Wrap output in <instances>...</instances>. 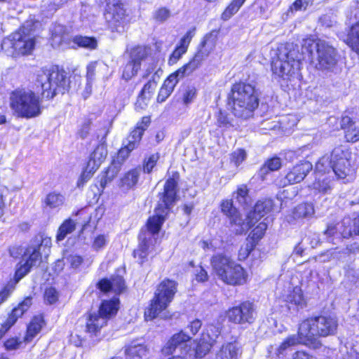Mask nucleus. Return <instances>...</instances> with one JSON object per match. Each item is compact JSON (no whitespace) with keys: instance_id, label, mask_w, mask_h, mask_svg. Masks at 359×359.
<instances>
[{"instance_id":"nucleus-49","label":"nucleus","mask_w":359,"mask_h":359,"mask_svg":"<svg viewBox=\"0 0 359 359\" xmlns=\"http://www.w3.org/2000/svg\"><path fill=\"white\" fill-rule=\"evenodd\" d=\"M107 155V147L104 144H99L92 152L90 157L102 164Z\"/></svg>"},{"instance_id":"nucleus-5","label":"nucleus","mask_w":359,"mask_h":359,"mask_svg":"<svg viewBox=\"0 0 359 359\" xmlns=\"http://www.w3.org/2000/svg\"><path fill=\"white\" fill-rule=\"evenodd\" d=\"M212 270L219 280L229 285H243L248 281L245 269L224 254L215 255L211 259Z\"/></svg>"},{"instance_id":"nucleus-64","label":"nucleus","mask_w":359,"mask_h":359,"mask_svg":"<svg viewBox=\"0 0 359 359\" xmlns=\"http://www.w3.org/2000/svg\"><path fill=\"white\" fill-rule=\"evenodd\" d=\"M21 344L22 341H19L17 338H11L6 341L4 346L6 350L13 351L19 348Z\"/></svg>"},{"instance_id":"nucleus-41","label":"nucleus","mask_w":359,"mask_h":359,"mask_svg":"<svg viewBox=\"0 0 359 359\" xmlns=\"http://www.w3.org/2000/svg\"><path fill=\"white\" fill-rule=\"evenodd\" d=\"M121 166L120 162L114 161L111 163L106 170L104 176L101 180L100 184L102 187H104L116 177L121 170Z\"/></svg>"},{"instance_id":"nucleus-60","label":"nucleus","mask_w":359,"mask_h":359,"mask_svg":"<svg viewBox=\"0 0 359 359\" xmlns=\"http://www.w3.org/2000/svg\"><path fill=\"white\" fill-rule=\"evenodd\" d=\"M91 122L89 120L85 121L81 126L78 130L77 135L81 139H85L88 137L90 130Z\"/></svg>"},{"instance_id":"nucleus-46","label":"nucleus","mask_w":359,"mask_h":359,"mask_svg":"<svg viewBox=\"0 0 359 359\" xmlns=\"http://www.w3.org/2000/svg\"><path fill=\"white\" fill-rule=\"evenodd\" d=\"M139 238L140 243L138 248L134 250L133 255L135 257L138 256L140 259H144L147 255V250L149 249L146 233L141 232L139 236Z\"/></svg>"},{"instance_id":"nucleus-57","label":"nucleus","mask_w":359,"mask_h":359,"mask_svg":"<svg viewBox=\"0 0 359 359\" xmlns=\"http://www.w3.org/2000/svg\"><path fill=\"white\" fill-rule=\"evenodd\" d=\"M187 52L186 50L177 46L172 53L170 55L168 60V65H173L177 62V61L182 57V55Z\"/></svg>"},{"instance_id":"nucleus-19","label":"nucleus","mask_w":359,"mask_h":359,"mask_svg":"<svg viewBox=\"0 0 359 359\" xmlns=\"http://www.w3.org/2000/svg\"><path fill=\"white\" fill-rule=\"evenodd\" d=\"M313 165L309 161H303L295 165L287 173L285 180L287 184H296L302 182L312 170Z\"/></svg>"},{"instance_id":"nucleus-51","label":"nucleus","mask_w":359,"mask_h":359,"mask_svg":"<svg viewBox=\"0 0 359 359\" xmlns=\"http://www.w3.org/2000/svg\"><path fill=\"white\" fill-rule=\"evenodd\" d=\"M196 88L194 86H187L183 93V102L188 105L191 103L196 97Z\"/></svg>"},{"instance_id":"nucleus-27","label":"nucleus","mask_w":359,"mask_h":359,"mask_svg":"<svg viewBox=\"0 0 359 359\" xmlns=\"http://www.w3.org/2000/svg\"><path fill=\"white\" fill-rule=\"evenodd\" d=\"M106 324L107 320L105 317L100 316L98 313H91L87 318L86 325V332L96 334Z\"/></svg>"},{"instance_id":"nucleus-9","label":"nucleus","mask_w":359,"mask_h":359,"mask_svg":"<svg viewBox=\"0 0 359 359\" xmlns=\"http://www.w3.org/2000/svg\"><path fill=\"white\" fill-rule=\"evenodd\" d=\"M10 106L14 114L20 118H32L41 113L40 98L30 90H16L10 97Z\"/></svg>"},{"instance_id":"nucleus-16","label":"nucleus","mask_w":359,"mask_h":359,"mask_svg":"<svg viewBox=\"0 0 359 359\" xmlns=\"http://www.w3.org/2000/svg\"><path fill=\"white\" fill-rule=\"evenodd\" d=\"M222 212L229 217L232 226H235L233 231L237 234H241L248 229V224H246L237 209L233 205L231 200H226L221 203Z\"/></svg>"},{"instance_id":"nucleus-36","label":"nucleus","mask_w":359,"mask_h":359,"mask_svg":"<svg viewBox=\"0 0 359 359\" xmlns=\"http://www.w3.org/2000/svg\"><path fill=\"white\" fill-rule=\"evenodd\" d=\"M139 143L140 142L138 140H136L135 138H131V136L129 135L127 139V143H124V147L118 151L116 160L114 161L120 162L121 165L128 157L130 153L138 146Z\"/></svg>"},{"instance_id":"nucleus-52","label":"nucleus","mask_w":359,"mask_h":359,"mask_svg":"<svg viewBox=\"0 0 359 359\" xmlns=\"http://www.w3.org/2000/svg\"><path fill=\"white\" fill-rule=\"evenodd\" d=\"M36 245L35 246L39 250H41V248H43V250H47V252H45L46 254L49 251L52 245L50 238L48 236L43 237V236L36 237Z\"/></svg>"},{"instance_id":"nucleus-50","label":"nucleus","mask_w":359,"mask_h":359,"mask_svg":"<svg viewBox=\"0 0 359 359\" xmlns=\"http://www.w3.org/2000/svg\"><path fill=\"white\" fill-rule=\"evenodd\" d=\"M109 242V236L107 234H98L95 236L92 248L95 251H100L104 249Z\"/></svg>"},{"instance_id":"nucleus-45","label":"nucleus","mask_w":359,"mask_h":359,"mask_svg":"<svg viewBox=\"0 0 359 359\" xmlns=\"http://www.w3.org/2000/svg\"><path fill=\"white\" fill-rule=\"evenodd\" d=\"M149 117L144 116L141 122L137 123V127L130 134L131 138H135L136 140L140 142L143 133L149 126Z\"/></svg>"},{"instance_id":"nucleus-43","label":"nucleus","mask_w":359,"mask_h":359,"mask_svg":"<svg viewBox=\"0 0 359 359\" xmlns=\"http://www.w3.org/2000/svg\"><path fill=\"white\" fill-rule=\"evenodd\" d=\"M73 42L79 47L90 50L95 49L97 46V40L94 37L76 36L73 39Z\"/></svg>"},{"instance_id":"nucleus-22","label":"nucleus","mask_w":359,"mask_h":359,"mask_svg":"<svg viewBox=\"0 0 359 359\" xmlns=\"http://www.w3.org/2000/svg\"><path fill=\"white\" fill-rule=\"evenodd\" d=\"M356 122L348 115L342 116L341 120V128L344 131V137L348 142H356L359 141V127L355 125Z\"/></svg>"},{"instance_id":"nucleus-24","label":"nucleus","mask_w":359,"mask_h":359,"mask_svg":"<svg viewBox=\"0 0 359 359\" xmlns=\"http://www.w3.org/2000/svg\"><path fill=\"white\" fill-rule=\"evenodd\" d=\"M333 175L315 174V180L310 186L312 189L322 194H328L333 186Z\"/></svg>"},{"instance_id":"nucleus-8","label":"nucleus","mask_w":359,"mask_h":359,"mask_svg":"<svg viewBox=\"0 0 359 359\" xmlns=\"http://www.w3.org/2000/svg\"><path fill=\"white\" fill-rule=\"evenodd\" d=\"M177 182L174 178H169L164 185V191L161 194V202L155 208V215L147 222V229L151 234H157L165 220L171 206L176 200Z\"/></svg>"},{"instance_id":"nucleus-42","label":"nucleus","mask_w":359,"mask_h":359,"mask_svg":"<svg viewBox=\"0 0 359 359\" xmlns=\"http://www.w3.org/2000/svg\"><path fill=\"white\" fill-rule=\"evenodd\" d=\"M215 116L217 126L219 128H230L238 126L234 120L225 111L219 110Z\"/></svg>"},{"instance_id":"nucleus-34","label":"nucleus","mask_w":359,"mask_h":359,"mask_svg":"<svg viewBox=\"0 0 359 359\" xmlns=\"http://www.w3.org/2000/svg\"><path fill=\"white\" fill-rule=\"evenodd\" d=\"M41 259L40 250L35 246H29L24 252L23 261L31 268L38 264Z\"/></svg>"},{"instance_id":"nucleus-15","label":"nucleus","mask_w":359,"mask_h":359,"mask_svg":"<svg viewBox=\"0 0 359 359\" xmlns=\"http://www.w3.org/2000/svg\"><path fill=\"white\" fill-rule=\"evenodd\" d=\"M255 313L253 304L246 301L241 303L238 306L230 309L226 313V316L230 322L234 323H250L255 318Z\"/></svg>"},{"instance_id":"nucleus-55","label":"nucleus","mask_w":359,"mask_h":359,"mask_svg":"<svg viewBox=\"0 0 359 359\" xmlns=\"http://www.w3.org/2000/svg\"><path fill=\"white\" fill-rule=\"evenodd\" d=\"M44 299L47 304H53L58 299V293L55 288H47L44 294Z\"/></svg>"},{"instance_id":"nucleus-53","label":"nucleus","mask_w":359,"mask_h":359,"mask_svg":"<svg viewBox=\"0 0 359 359\" xmlns=\"http://www.w3.org/2000/svg\"><path fill=\"white\" fill-rule=\"evenodd\" d=\"M247 158V154L245 150L239 149L231 154V161L236 166H238Z\"/></svg>"},{"instance_id":"nucleus-6","label":"nucleus","mask_w":359,"mask_h":359,"mask_svg":"<svg viewBox=\"0 0 359 359\" xmlns=\"http://www.w3.org/2000/svg\"><path fill=\"white\" fill-rule=\"evenodd\" d=\"M37 83L46 98H53L57 93L63 94L69 85L66 72L58 66L42 68L37 74Z\"/></svg>"},{"instance_id":"nucleus-59","label":"nucleus","mask_w":359,"mask_h":359,"mask_svg":"<svg viewBox=\"0 0 359 359\" xmlns=\"http://www.w3.org/2000/svg\"><path fill=\"white\" fill-rule=\"evenodd\" d=\"M170 15V11L165 8H161L155 11L154 18L156 21L164 22Z\"/></svg>"},{"instance_id":"nucleus-35","label":"nucleus","mask_w":359,"mask_h":359,"mask_svg":"<svg viewBox=\"0 0 359 359\" xmlns=\"http://www.w3.org/2000/svg\"><path fill=\"white\" fill-rule=\"evenodd\" d=\"M346 43L353 51L359 54V22L353 24L350 27Z\"/></svg>"},{"instance_id":"nucleus-7","label":"nucleus","mask_w":359,"mask_h":359,"mask_svg":"<svg viewBox=\"0 0 359 359\" xmlns=\"http://www.w3.org/2000/svg\"><path fill=\"white\" fill-rule=\"evenodd\" d=\"M337 327L338 321L334 316L323 315L302 321L299 327V335L311 341L316 337L334 335Z\"/></svg>"},{"instance_id":"nucleus-11","label":"nucleus","mask_w":359,"mask_h":359,"mask_svg":"<svg viewBox=\"0 0 359 359\" xmlns=\"http://www.w3.org/2000/svg\"><path fill=\"white\" fill-rule=\"evenodd\" d=\"M351 153L343 147H338L332 152V170L339 179H353L355 169L351 163Z\"/></svg>"},{"instance_id":"nucleus-39","label":"nucleus","mask_w":359,"mask_h":359,"mask_svg":"<svg viewBox=\"0 0 359 359\" xmlns=\"http://www.w3.org/2000/svg\"><path fill=\"white\" fill-rule=\"evenodd\" d=\"M314 208L312 203H302L296 206L292 211V217L294 219L310 217L314 214Z\"/></svg>"},{"instance_id":"nucleus-54","label":"nucleus","mask_w":359,"mask_h":359,"mask_svg":"<svg viewBox=\"0 0 359 359\" xmlns=\"http://www.w3.org/2000/svg\"><path fill=\"white\" fill-rule=\"evenodd\" d=\"M267 229V225L264 222H260L252 231V238L258 241L261 239Z\"/></svg>"},{"instance_id":"nucleus-44","label":"nucleus","mask_w":359,"mask_h":359,"mask_svg":"<svg viewBox=\"0 0 359 359\" xmlns=\"http://www.w3.org/2000/svg\"><path fill=\"white\" fill-rule=\"evenodd\" d=\"M75 222L71 219L65 220L60 226L56 239L57 241H61L70 233H72L75 229Z\"/></svg>"},{"instance_id":"nucleus-1","label":"nucleus","mask_w":359,"mask_h":359,"mask_svg":"<svg viewBox=\"0 0 359 359\" xmlns=\"http://www.w3.org/2000/svg\"><path fill=\"white\" fill-rule=\"evenodd\" d=\"M302 51V55H300L291 45H280L278 48L276 57L271 62L273 74L283 79H289L299 68L300 61L305 59L304 54L315 59L317 62L316 67L320 70L332 71L338 61L335 48L323 40L304 39Z\"/></svg>"},{"instance_id":"nucleus-25","label":"nucleus","mask_w":359,"mask_h":359,"mask_svg":"<svg viewBox=\"0 0 359 359\" xmlns=\"http://www.w3.org/2000/svg\"><path fill=\"white\" fill-rule=\"evenodd\" d=\"M141 174V169L136 168L126 172L120 179L119 187L123 191L133 189L137 184Z\"/></svg>"},{"instance_id":"nucleus-3","label":"nucleus","mask_w":359,"mask_h":359,"mask_svg":"<svg viewBox=\"0 0 359 359\" xmlns=\"http://www.w3.org/2000/svg\"><path fill=\"white\" fill-rule=\"evenodd\" d=\"M231 110L234 116L248 119L259 105V93L255 87L245 83H235L231 91Z\"/></svg>"},{"instance_id":"nucleus-58","label":"nucleus","mask_w":359,"mask_h":359,"mask_svg":"<svg viewBox=\"0 0 359 359\" xmlns=\"http://www.w3.org/2000/svg\"><path fill=\"white\" fill-rule=\"evenodd\" d=\"M93 174V172L85 168L77 181V187L79 188L83 187V185L92 177Z\"/></svg>"},{"instance_id":"nucleus-17","label":"nucleus","mask_w":359,"mask_h":359,"mask_svg":"<svg viewBox=\"0 0 359 359\" xmlns=\"http://www.w3.org/2000/svg\"><path fill=\"white\" fill-rule=\"evenodd\" d=\"M325 235L328 238L330 242L341 238H348L352 235L351 221L350 218H344L341 222L336 224L327 226Z\"/></svg>"},{"instance_id":"nucleus-14","label":"nucleus","mask_w":359,"mask_h":359,"mask_svg":"<svg viewBox=\"0 0 359 359\" xmlns=\"http://www.w3.org/2000/svg\"><path fill=\"white\" fill-rule=\"evenodd\" d=\"M216 36L212 34H208L205 36L203 41L201 43V47L195 54L194 57L187 64L184 65L182 67L189 75L197 69L202 64V62L208 57L210 52L215 46Z\"/></svg>"},{"instance_id":"nucleus-2","label":"nucleus","mask_w":359,"mask_h":359,"mask_svg":"<svg viewBox=\"0 0 359 359\" xmlns=\"http://www.w3.org/2000/svg\"><path fill=\"white\" fill-rule=\"evenodd\" d=\"M219 337L218 328L211 325L202 333L199 341L194 343V347L191 348L188 345L191 337L181 331L175 334L168 341L162 348V353L165 355H171L177 352L179 354L177 356H181L182 359L187 355L190 357L202 358L210 351Z\"/></svg>"},{"instance_id":"nucleus-47","label":"nucleus","mask_w":359,"mask_h":359,"mask_svg":"<svg viewBox=\"0 0 359 359\" xmlns=\"http://www.w3.org/2000/svg\"><path fill=\"white\" fill-rule=\"evenodd\" d=\"M245 0H233L232 2L228 6L222 15V18L224 20H229L233 14H235Z\"/></svg>"},{"instance_id":"nucleus-63","label":"nucleus","mask_w":359,"mask_h":359,"mask_svg":"<svg viewBox=\"0 0 359 359\" xmlns=\"http://www.w3.org/2000/svg\"><path fill=\"white\" fill-rule=\"evenodd\" d=\"M68 262L73 269H78L83 262V259L81 256L77 255H71L67 257Z\"/></svg>"},{"instance_id":"nucleus-33","label":"nucleus","mask_w":359,"mask_h":359,"mask_svg":"<svg viewBox=\"0 0 359 359\" xmlns=\"http://www.w3.org/2000/svg\"><path fill=\"white\" fill-rule=\"evenodd\" d=\"M189 75L182 67L167 78L162 87L167 90L168 92H172L179 81Z\"/></svg>"},{"instance_id":"nucleus-21","label":"nucleus","mask_w":359,"mask_h":359,"mask_svg":"<svg viewBox=\"0 0 359 359\" xmlns=\"http://www.w3.org/2000/svg\"><path fill=\"white\" fill-rule=\"evenodd\" d=\"M284 301L288 309L292 312H297L299 309H302L306 305L302 291L300 287H295L284 296Z\"/></svg>"},{"instance_id":"nucleus-23","label":"nucleus","mask_w":359,"mask_h":359,"mask_svg":"<svg viewBox=\"0 0 359 359\" xmlns=\"http://www.w3.org/2000/svg\"><path fill=\"white\" fill-rule=\"evenodd\" d=\"M97 285L102 292L112 291L116 294L121 293L126 288L125 281L119 276L113 277L111 280L102 279L97 283Z\"/></svg>"},{"instance_id":"nucleus-29","label":"nucleus","mask_w":359,"mask_h":359,"mask_svg":"<svg viewBox=\"0 0 359 359\" xmlns=\"http://www.w3.org/2000/svg\"><path fill=\"white\" fill-rule=\"evenodd\" d=\"M119 306V299L117 297H113L109 300H104L100 306L98 311V313L106 318V320L114 316L118 310Z\"/></svg>"},{"instance_id":"nucleus-48","label":"nucleus","mask_w":359,"mask_h":359,"mask_svg":"<svg viewBox=\"0 0 359 359\" xmlns=\"http://www.w3.org/2000/svg\"><path fill=\"white\" fill-rule=\"evenodd\" d=\"M281 166L280 159L278 157H273L267 160L264 165L260 169L262 175L266 174L268 171L278 170Z\"/></svg>"},{"instance_id":"nucleus-38","label":"nucleus","mask_w":359,"mask_h":359,"mask_svg":"<svg viewBox=\"0 0 359 359\" xmlns=\"http://www.w3.org/2000/svg\"><path fill=\"white\" fill-rule=\"evenodd\" d=\"M249 189L245 184H241L238 187L236 191L233 193V198L244 208L250 206L252 200L248 194Z\"/></svg>"},{"instance_id":"nucleus-26","label":"nucleus","mask_w":359,"mask_h":359,"mask_svg":"<svg viewBox=\"0 0 359 359\" xmlns=\"http://www.w3.org/2000/svg\"><path fill=\"white\" fill-rule=\"evenodd\" d=\"M242 351L238 343H226L217 353L216 359H238Z\"/></svg>"},{"instance_id":"nucleus-30","label":"nucleus","mask_w":359,"mask_h":359,"mask_svg":"<svg viewBox=\"0 0 359 359\" xmlns=\"http://www.w3.org/2000/svg\"><path fill=\"white\" fill-rule=\"evenodd\" d=\"M43 325V319L41 316H35L27 326V334L24 337L25 343L31 342L39 333Z\"/></svg>"},{"instance_id":"nucleus-20","label":"nucleus","mask_w":359,"mask_h":359,"mask_svg":"<svg viewBox=\"0 0 359 359\" xmlns=\"http://www.w3.org/2000/svg\"><path fill=\"white\" fill-rule=\"evenodd\" d=\"M305 337H301L299 333L292 334L285 338L280 346L276 350V355L279 359H285L289 353L292 350V347L300 344H306Z\"/></svg>"},{"instance_id":"nucleus-31","label":"nucleus","mask_w":359,"mask_h":359,"mask_svg":"<svg viewBox=\"0 0 359 359\" xmlns=\"http://www.w3.org/2000/svg\"><path fill=\"white\" fill-rule=\"evenodd\" d=\"M32 304V299L31 297H26L22 302H20L17 307L14 308L11 314L8 316L7 320L13 325L16 323L17 320L21 317Z\"/></svg>"},{"instance_id":"nucleus-12","label":"nucleus","mask_w":359,"mask_h":359,"mask_svg":"<svg viewBox=\"0 0 359 359\" xmlns=\"http://www.w3.org/2000/svg\"><path fill=\"white\" fill-rule=\"evenodd\" d=\"M149 55V48L143 46H137L129 50V61L123 67L122 77L126 81L137 75L141 67V63Z\"/></svg>"},{"instance_id":"nucleus-18","label":"nucleus","mask_w":359,"mask_h":359,"mask_svg":"<svg viewBox=\"0 0 359 359\" xmlns=\"http://www.w3.org/2000/svg\"><path fill=\"white\" fill-rule=\"evenodd\" d=\"M273 203L271 199L259 201L255 205L253 211L248 212L245 219L248 229L251 228L259 219L273 210Z\"/></svg>"},{"instance_id":"nucleus-56","label":"nucleus","mask_w":359,"mask_h":359,"mask_svg":"<svg viewBox=\"0 0 359 359\" xmlns=\"http://www.w3.org/2000/svg\"><path fill=\"white\" fill-rule=\"evenodd\" d=\"M159 158V154L158 153L151 154L148 159L145 161L144 165V171L149 173L156 164Z\"/></svg>"},{"instance_id":"nucleus-32","label":"nucleus","mask_w":359,"mask_h":359,"mask_svg":"<svg viewBox=\"0 0 359 359\" xmlns=\"http://www.w3.org/2000/svg\"><path fill=\"white\" fill-rule=\"evenodd\" d=\"M32 304V299L31 297H26L22 302H20L17 307L14 308L11 314L8 316L7 320L13 325L16 323L17 320L21 317Z\"/></svg>"},{"instance_id":"nucleus-62","label":"nucleus","mask_w":359,"mask_h":359,"mask_svg":"<svg viewBox=\"0 0 359 359\" xmlns=\"http://www.w3.org/2000/svg\"><path fill=\"white\" fill-rule=\"evenodd\" d=\"M31 267L25 264H21L19 268L16 269L15 274V279L16 282H18L30 270Z\"/></svg>"},{"instance_id":"nucleus-61","label":"nucleus","mask_w":359,"mask_h":359,"mask_svg":"<svg viewBox=\"0 0 359 359\" xmlns=\"http://www.w3.org/2000/svg\"><path fill=\"white\" fill-rule=\"evenodd\" d=\"M194 34V30H190L180 40V44L177 46L184 50H187L188 46Z\"/></svg>"},{"instance_id":"nucleus-40","label":"nucleus","mask_w":359,"mask_h":359,"mask_svg":"<svg viewBox=\"0 0 359 359\" xmlns=\"http://www.w3.org/2000/svg\"><path fill=\"white\" fill-rule=\"evenodd\" d=\"M65 196L59 192L49 193L45 198L44 203L50 209L60 208L65 203Z\"/></svg>"},{"instance_id":"nucleus-13","label":"nucleus","mask_w":359,"mask_h":359,"mask_svg":"<svg viewBox=\"0 0 359 359\" xmlns=\"http://www.w3.org/2000/svg\"><path fill=\"white\" fill-rule=\"evenodd\" d=\"M104 18L112 32H123L129 22L128 15L122 4L108 5Z\"/></svg>"},{"instance_id":"nucleus-37","label":"nucleus","mask_w":359,"mask_h":359,"mask_svg":"<svg viewBox=\"0 0 359 359\" xmlns=\"http://www.w3.org/2000/svg\"><path fill=\"white\" fill-rule=\"evenodd\" d=\"M333 163L332 160V155L324 156L320 158L316 164V169L314 174H325L332 175L334 174L333 170Z\"/></svg>"},{"instance_id":"nucleus-28","label":"nucleus","mask_w":359,"mask_h":359,"mask_svg":"<svg viewBox=\"0 0 359 359\" xmlns=\"http://www.w3.org/2000/svg\"><path fill=\"white\" fill-rule=\"evenodd\" d=\"M148 349L147 346L142 344L132 343L128 345L125 351L126 359H142L147 356ZM111 359H121L118 357Z\"/></svg>"},{"instance_id":"nucleus-10","label":"nucleus","mask_w":359,"mask_h":359,"mask_svg":"<svg viewBox=\"0 0 359 359\" xmlns=\"http://www.w3.org/2000/svg\"><path fill=\"white\" fill-rule=\"evenodd\" d=\"M177 291L176 283L171 280L162 281L155 292V297L151 300L149 308L144 312L147 320H152L165 310L173 299Z\"/></svg>"},{"instance_id":"nucleus-4","label":"nucleus","mask_w":359,"mask_h":359,"mask_svg":"<svg viewBox=\"0 0 359 359\" xmlns=\"http://www.w3.org/2000/svg\"><path fill=\"white\" fill-rule=\"evenodd\" d=\"M36 23L28 20L16 32L5 38L1 44V49L9 56L18 57L32 54L35 40L33 32Z\"/></svg>"}]
</instances>
